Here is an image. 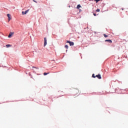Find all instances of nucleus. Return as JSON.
Segmentation results:
<instances>
[{"label": "nucleus", "mask_w": 128, "mask_h": 128, "mask_svg": "<svg viewBox=\"0 0 128 128\" xmlns=\"http://www.w3.org/2000/svg\"><path fill=\"white\" fill-rule=\"evenodd\" d=\"M122 10H124V8H123Z\"/></svg>", "instance_id": "nucleus-20"}, {"label": "nucleus", "mask_w": 128, "mask_h": 128, "mask_svg": "<svg viewBox=\"0 0 128 128\" xmlns=\"http://www.w3.org/2000/svg\"><path fill=\"white\" fill-rule=\"evenodd\" d=\"M7 16L8 18V22H10V20H12V18H10V14H8Z\"/></svg>", "instance_id": "nucleus-6"}, {"label": "nucleus", "mask_w": 128, "mask_h": 128, "mask_svg": "<svg viewBox=\"0 0 128 128\" xmlns=\"http://www.w3.org/2000/svg\"><path fill=\"white\" fill-rule=\"evenodd\" d=\"M12 32H10L8 36V38H12Z\"/></svg>", "instance_id": "nucleus-8"}, {"label": "nucleus", "mask_w": 128, "mask_h": 128, "mask_svg": "<svg viewBox=\"0 0 128 128\" xmlns=\"http://www.w3.org/2000/svg\"><path fill=\"white\" fill-rule=\"evenodd\" d=\"M96 78H98L99 80H101L102 76H100V74H98L96 75Z\"/></svg>", "instance_id": "nucleus-4"}, {"label": "nucleus", "mask_w": 128, "mask_h": 128, "mask_svg": "<svg viewBox=\"0 0 128 128\" xmlns=\"http://www.w3.org/2000/svg\"><path fill=\"white\" fill-rule=\"evenodd\" d=\"M100 0H96V2H100Z\"/></svg>", "instance_id": "nucleus-19"}, {"label": "nucleus", "mask_w": 128, "mask_h": 128, "mask_svg": "<svg viewBox=\"0 0 128 128\" xmlns=\"http://www.w3.org/2000/svg\"><path fill=\"white\" fill-rule=\"evenodd\" d=\"M105 42H110V44H112V41L110 40H105Z\"/></svg>", "instance_id": "nucleus-7"}, {"label": "nucleus", "mask_w": 128, "mask_h": 128, "mask_svg": "<svg viewBox=\"0 0 128 128\" xmlns=\"http://www.w3.org/2000/svg\"><path fill=\"white\" fill-rule=\"evenodd\" d=\"M100 10V9H97L96 10V12H99Z\"/></svg>", "instance_id": "nucleus-16"}, {"label": "nucleus", "mask_w": 128, "mask_h": 128, "mask_svg": "<svg viewBox=\"0 0 128 128\" xmlns=\"http://www.w3.org/2000/svg\"><path fill=\"white\" fill-rule=\"evenodd\" d=\"M104 38H108V36L106 34H104Z\"/></svg>", "instance_id": "nucleus-12"}, {"label": "nucleus", "mask_w": 128, "mask_h": 128, "mask_svg": "<svg viewBox=\"0 0 128 128\" xmlns=\"http://www.w3.org/2000/svg\"><path fill=\"white\" fill-rule=\"evenodd\" d=\"M96 76H94V74H92V78H96Z\"/></svg>", "instance_id": "nucleus-13"}, {"label": "nucleus", "mask_w": 128, "mask_h": 128, "mask_svg": "<svg viewBox=\"0 0 128 128\" xmlns=\"http://www.w3.org/2000/svg\"><path fill=\"white\" fill-rule=\"evenodd\" d=\"M48 44V42H46V38H44V46H46Z\"/></svg>", "instance_id": "nucleus-3"}, {"label": "nucleus", "mask_w": 128, "mask_h": 128, "mask_svg": "<svg viewBox=\"0 0 128 128\" xmlns=\"http://www.w3.org/2000/svg\"><path fill=\"white\" fill-rule=\"evenodd\" d=\"M80 8H82V6H80V4H78L77 6V8L78 10H80Z\"/></svg>", "instance_id": "nucleus-9"}, {"label": "nucleus", "mask_w": 128, "mask_h": 128, "mask_svg": "<svg viewBox=\"0 0 128 128\" xmlns=\"http://www.w3.org/2000/svg\"><path fill=\"white\" fill-rule=\"evenodd\" d=\"M74 94H80V90H78V89H74Z\"/></svg>", "instance_id": "nucleus-1"}, {"label": "nucleus", "mask_w": 128, "mask_h": 128, "mask_svg": "<svg viewBox=\"0 0 128 128\" xmlns=\"http://www.w3.org/2000/svg\"><path fill=\"white\" fill-rule=\"evenodd\" d=\"M50 74V72H44V76H46V74Z\"/></svg>", "instance_id": "nucleus-10"}, {"label": "nucleus", "mask_w": 128, "mask_h": 128, "mask_svg": "<svg viewBox=\"0 0 128 128\" xmlns=\"http://www.w3.org/2000/svg\"><path fill=\"white\" fill-rule=\"evenodd\" d=\"M33 2H36V4H38V2L36 1L35 0H33Z\"/></svg>", "instance_id": "nucleus-15"}, {"label": "nucleus", "mask_w": 128, "mask_h": 128, "mask_svg": "<svg viewBox=\"0 0 128 128\" xmlns=\"http://www.w3.org/2000/svg\"><path fill=\"white\" fill-rule=\"evenodd\" d=\"M67 42L70 44V46H74V42H72L68 40Z\"/></svg>", "instance_id": "nucleus-2"}, {"label": "nucleus", "mask_w": 128, "mask_h": 128, "mask_svg": "<svg viewBox=\"0 0 128 128\" xmlns=\"http://www.w3.org/2000/svg\"><path fill=\"white\" fill-rule=\"evenodd\" d=\"M94 16H96V13H94Z\"/></svg>", "instance_id": "nucleus-18"}, {"label": "nucleus", "mask_w": 128, "mask_h": 128, "mask_svg": "<svg viewBox=\"0 0 128 128\" xmlns=\"http://www.w3.org/2000/svg\"><path fill=\"white\" fill-rule=\"evenodd\" d=\"M64 48H68V45H65L64 46Z\"/></svg>", "instance_id": "nucleus-11"}, {"label": "nucleus", "mask_w": 128, "mask_h": 128, "mask_svg": "<svg viewBox=\"0 0 128 128\" xmlns=\"http://www.w3.org/2000/svg\"><path fill=\"white\" fill-rule=\"evenodd\" d=\"M28 10H28L25 12H24V11L22 12V14H28Z\"/></svg>", "instance_id": "nucleus-5"}, {"label": "nucleus", "mask_w": 128, "mask_h": 128, "mask_svg": "<svg viewBox=\"0 0 128 128\" xmlns=\"http://www.w3.org/2000/svg\"><path fill=\"white\" fill-rule=\"evenodd\" d=\"M32 68H37L36 67L32 66Z\"/></svg>", "instance_id": "nucleus-17"}, {"label": "nucleus", "mask_w": 128, "mask_h": 128, "mask_svg": "<svg viewBox=\"0 0 128 128\" xmlns=\"http://www.w3.org/2000/svg\"><path fill=\"white\" fill-rule=\"evenodd\" d=\"M6 48H8L9 46H10V44H6Z\"/></svg>", "instance_id": "nucleus-14"}]
</instances>
